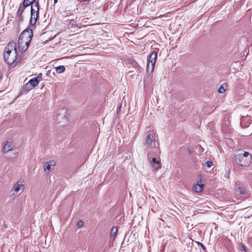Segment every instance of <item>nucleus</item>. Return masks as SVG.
<instances>
[{
    "instance_id": "obj_2",
    "label": "nucleus",
    "mask_w": 252,
    "mask_h": 252,
    "mask_svg": "<svg viewBox=\"0 0 252 252\" xmlns=\"http://www.w3.org/2000/svg\"><path fill=\"white\" fill-rule=\"evenodd\" d=\"M252 157L247 152L235 156V161L240 166L248 167L251 163Z\"/></svg>"
},
{
    "instance_id": "obj_22",
    "label": "nucleus",
    "mask_w": 252,
    "mask_h": 252,
    "mask_svg": "<svg viewBox=\"0 0 252 252\" xmlns=\"http://www.w3.org/2000/svg\"><path fill=\"white\" fill-rule=\"evenodd\" d=\"M213 164L212 161L208 160L205 162V166L208 168H210L213 165Z\"/></svg>"
},
{
    "instance_id": "obj_25",
    "label": "nucleus",
    "mask_w": 252,
    "mask_h": 252,
    "mask_svg": "<svg viewBox=\"0 0 252 252\" xmlns=\"http://www.w3.org/2000/svg\"><path fill=\"white\" fill-rule=\"evenodd\" d=\"M17 17L18 18V20L19 22H22L23 21V16L22 15H17Z\"/></svg>"
},
{
    "instance_id": "obj_11",
    "label": "nucleus",
    "mask_w": 252,
    "mask_h": 252,
    "mask_svg": "<svg viewBox=\"0 0 252 252\" xmlns=\"http://www.w3.org/2000/svg\"><path fill=\"white\" fill-rule=\"evenodd\" d=\"M28 83L31 85V87H32V88L37 86L39 83L38 80H37V78L34 77L30 79Z\"/></svg>"
},
{
    "instance_id": "obj_24",
    "label": "nucleus",
    "mask_w": 252,
    "mask_h": 252,
    "mask_svg": "<svg viewBox=\"0 0 252 252\" xmlns=\"http://www.w3.org/2000/svg\"><path fill=\"white\" fill-rule=\"evenodd\" d=\"M84 224V222L82 220H79L77 222V226L80 228L83 226Z\"/></svg>"
},
{
    "instance_id": "obj_12",
    "label": "nucleus",
    "mask_w": 252,
    "mask_h": 252,
    "mask_svg": "<svg viewBox=\"0 0 252 252\" xmlns=\"http://www.w3.org/2000/svg\"><path fill=\"white\" fill-rule=\"evenodd\" d=\"M24 185L22 184L20 182H17L13 187V190L18 192L21 189V187H23Z\"/></svg>"
},
{
    "instance_id": "obj_23",
    "label": "nucleus",
    "mask_w": 252,
    "mask_h": 252,
    "mask_svg": "<svg viewBox=\"0 0 252 252\" xmlns=\"http://www.w3.org/2000/svg\"><path fill=\"white\" fill-rule=\"evenodd\" d=\"M225 91V90L224 88L223 85H221L218 90L219 93H220V94H222V93H224Z\"/></svg>"
},
{
    "instance_id": "obj_27",
    "label": "nucleus",
    "mask_w": 252,
    "mask_h": 252,
    "mask_svg": "<svg viewBox=\"0 0 252 252\" xmlns=\"http://www.w3.org/2000/svg\"><path fill=\"white\" fill-rule=\"evenodd\" d=\"M35 78H37V80H38V82H39L40 80L42 79V74L40 73L38 75L37 77Z\"/></svg>"
},
{
    "instance_id": "obj_17",
    "label": "nucleus",
    "mask_w": 252,
    "mask_h": 252,
    "mask_svg": "<svg viewBox=\"0 0 252 252\" xmlns=\"http://www.w3.org/2000/svg\"><path fill=\"white\" fill-rule=\"evenodd\" d=\"M18 48H19V50L21 52H22V48H23L25 45L24 40L23 39H22L20 40V39L19 37V40H18Z\"/></svg>"
},
{
    "instance_id": "obj_5",
    "label": "nucleus",
    "mask_w": 252,
    "mask_h": 252,
    "mask_svg": "<svg viewBox=\"0 0 252 252\" xmlns=\"http://www.w3.org/2000/svg\"><path fill=\"white\" fill-rule=\"evenodd\" d=\"M30 3H28L27 0H24L23 3L20 5V6L17 11V15H22L23 12L24 11L25 8L28 6H29Z\"/></svg>"
},
{
    "instance_id": "obj_1",
    "label": "nucleus",
    "mask_w": 252,
    "mask_h": 252,
    "mask_svg": "<svg viewBox=\"0 0 252 252\" xmlns=\"http://www.w3.org/2000/svg\"><path fill=\"white\" fill-rule=\"evenodd\" d=\"M17 56L16 44L14 42H10L4 49V61L8 64H12L16 61Z\"/></svg>"
},
{
    "instance_id": "obj_19",
    "label": "nucleus",
    "mask_w": 252,
    "mask_h": 252,
    "mask_svg": "<svg viewBox=\"0 0 252 252\" xmlns=\"http://www.w3.org/2000/svg\"><path fill=\"white\" fill-rule=\"evenodd\" d=\"M236 191L240 194H244L245 193V190L243 187H239L236 190Z\"/></svg>"
},
{
    "instance_id": "obj_15",
    "label": "nucleus",
    "mask_w": 252,
    "mask_h": 252,
    "mask_svg": "<svg viewBox=\"0 0 252 252\" xmlns=\"http://www.w3.org/2000/svg\"><path fill=\"white\" fill-rule=\"evenodd\" d=\"M13 149V147L11 144H6L3 147V151L4 153L8 152Z\"/></svg>"
},
{
    "instance_id": "obj_6",
    "label": "nucleus",
    "mask_w": 252,
    "mask_h": 252,
    "mask_svg": "<svg viewBox=\"0 0 252 252\" xmlns=\"http://www.w3.org/2000/svg\"><path fill=\"white\" fill-rule=\"evenodd\" d=\"M39 7L38 2H36L35 4L31 6V14H39Z\"/></svg>"
},
{
    "instance_id": "obj_3",
    "label": "nucleus",
    "mask_w": 252,
    "mask_h": 252,
    "mask_svg": "<svg viewBox=\"0 0 252 252\" xmlns=\"http://www.w3.org/2000/svg\"><path fill=\"white\" fill-rule=\"evenodd\" d=\"M157 58V53L153 51L149 56L147 66V72L151 73L153 72Z\"/></svg>"
},
{
    "instance_id": "obj_4",
    "label": "nucleus",
    "mask_w": 252,
    "mask_h": 252,
    "mask_svg": "<svg viewBox=\"0 0 252 252\" xmlns=\"http://www.w3.org/2000/svg\"><path fill=\"white\" fill-rule=\"evenodd\" d=\"M30 25L24 30L21 33L19 37L20 40L23 39L24 40L32 39L33 37V32L31 28L30 27Z\"/></svg>"
},
{
    "instance_id": "obj_13",
    "label": "nucleus",
    "mask_w": 252,
    "mask_h": 252,
    "mask_svg": "<svg viewBox=\"0 0 252 252\" xmlns=\"http://www.w3.org/2000/svg\"><path fill=\"white\" fill-rule=\"evenodd\" d=\"M204 185L197 184L194 186V189L197 192H200L203 190Z\"/></svg>"
},
{
    "instance_id": "obj_16",
    "label": "nucleus",
    "mask_w": 252,
    "mask_h": 252,
    "mask_svg": "<svg viewBox=\"0 0 252 252\" xmlns=\"http://www.w3.org/2000/svg\"><path fill=\"white\" fill-rule=\"evenodd\" d=\"M117 233V228L116 227L113 226L110 232V236L111 237H113V239H114L115 236L116 235Z\"/></svg>"
},
{
    "instance_id": "obj_28",
    "label": "nucleus",
    "mask_w": 252,
    "mask_h": 252,
    "mask_svg": "<svg viewBox=\"0 0 252 252\" xmlns=\"http://www.w3.org/2000/svg\"><path fill=\"white\" fill-rule=\"evenodd\" d=\"M241 248L243 250H244L245 252L246 251V247H245V246L244 245H242Z\"/></svg>"
},
{
    "instance_id": "obj_14",
    "label": "nucleus",
    "mask_w": 252,
    "mask_h": 252,
    "mask_svg": "<svg viewBox=\"0 0 252 252\" xmlns=\"http://www.w3.org/2000/svg\"><path fill=\"white\" fill-rule=\"evenodd\" d=\"M31 40H32V39H30V38H29V40H24L25 45L23 47V48H22V52H25L27 50V49L28 48L29 46L30 45Z\"/></svg>"
},
{
    "instance_id": "obj_7",
    "label": "nucleus",
    "mask_w": 252,
    "mask_h": 252,
    "mask_svg": "<svg viewBox=\"0 0 252 252\" xmlns=\"http://www.w3.org/2000/svg\"><path fill=\"white\" fill-rule=\"evenodd\" d=\"M55 165V162L53 160H51L49 162H46L44 165V171L47 173H49L51 170V166Z\"/></svg>"
},
{
    "instance_id": "obj_30",
    "label": "nucleus",
    "mask_w": 252,
    "mask_h": 252,
    "mask_svg": "<svg viewBox=\"0 0 252 252\" xmlns=\"http://www.w3.org/2000/svg\"><path fill=\"white\" fill-rule=\"evenodd\" d=\"M58 0H54V4H56L57 3Z\"/></svg>"
},
{
    "instance_id": "obj_8",
    "label": "nucleus",
    "mask_w": 252,
    "mask_h": 252,
    "mask_svg": "<svg viewBox=\"0 0 252 252\" xmlns=\"http://www.w3.org/2000/svg\"><path fill=\"white\" fill-rule=\"evenodd\" d=\"M39 17V14H31V18L30 20V25L33 26L34 25Z\"/></svg>"
},
{
    "instance_id": "obj_26",
    "label": "nucleus",
    "mask_w": 252,
    "mask_h": 252,
    "mask_svg": "<svg viewBox=\"0 0 252 252\" xmlns=\"http://www.w3.org/2000/svg\"><path fill=\"white\" fill-rule=\"evenodd\" d=\"M197 245L198 246H200L204 251L206 250V247L202 243H201L200 242H197Z\"/></svg>"
},
{
    "instance_id": "obj_9",
    "label": "nucleus",
    "mask_w": 252,
    "mask_h": 252,
    "mask_svg": "<svg viewBox=\"0 0 252 252\" xmlns=\"http://www.w3.org/2000/svg\"><path fill=\"white\" fill-rule=\"evenodd\" d=\"M154 139L153 135L151 134L148 135L144 142V146H149L151 145Z\"/></svg>"
},
{
    "instance_id": "obj_20",
    "label": "nucleus",
    "mask_w": 252,
    "mask_h": 252,
    "mask_svg": "<svg viewBox=\"0 0 252 252\" xmlns=\"http://www.w3.org/2000/svg\"><path fill=\"white\" fill-rule=\"evenodd\" d=\"M32 89V87H31V85L28 82L26 85L24 86L23 89L26 92H28L31 90Z\"/></svg>"
},
{
    "instance_id": "obj_21",
    "label": "nucleus",
    "mask_w": 252,
    "mask_h": 252,
    "mask_svg": "<svg viewBox=\"0 0 252 252\" xmlns=\"http://www.w3.org/2000/svg\"><path fill=\"white\" fill-rule=\"evenodd\" d=\"M63 118V116L61 115H59L57 117V121L58 122V123L60 124L61 122L59 121L60 118ZM63 120L64 122V124L63 125L64 126L66 123H67V120L66 118H65L64 117H63Z\"/></svg>"
},
{
    "instance_id": "obj_18",
    "label": "nucleus",
    "mask_w": 252,
    "mask_h": 252,
    "mask_svg": "<svg viewBox=\"0 0 252 252\" xmlns=\"http://www.w3.org/2000/svg\"><path fill=\"white\" fill-rule=\"evenodd\" d=\"M65 67L63 65H60L56 67V72L58 73H62L65 71Z\"/></svg>"
},
{
    "instance_id": "obj_10",
    "label": "nucleus",
    "mask_w": 252,
    "mask_h": 252,
    "mask_svg": "<svg viewBox=\"0 0 252 252\" xmlns=\"http://www.w3.org/2000/svg\"><path fill=\"white\" fill-rule=\"evenodd\" d=\"M151 164L153 166L155 167L156 168L158 169L160 168V161L156 158H153L151 160Z\"/></svg>"
},
{
    "instance_id": "obj_29",
    "label": "nucleus",
    "mask_w": 252,
    "mask_h": 252,
    "mask_svg": "<svg viewBox=\"0 0 252 252\" xmlns=\"http://www.w3.org/2000/svg\"><path fill=\"white\" fill-rule=\"evenodd\" d=\"M153 156V154H152V152L149 153L148 154V158H151Z\"/></svg>"
}]
</instances>
